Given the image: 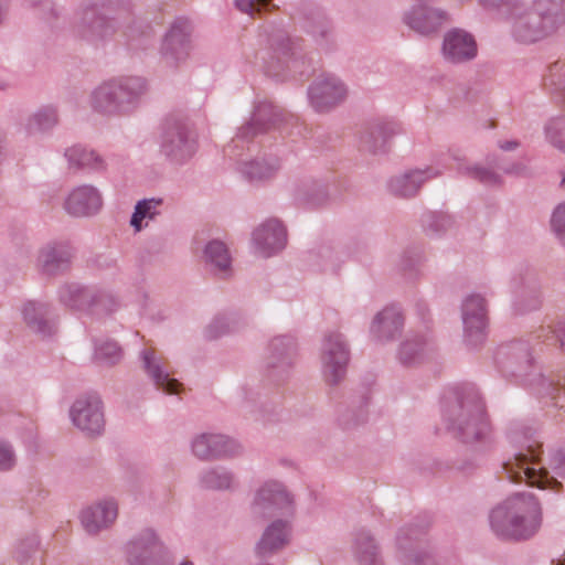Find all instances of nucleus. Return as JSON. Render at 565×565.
<instances>
[{"label":"nucleus","instance_id":"ddd939ff","mask_svg":"<svg viewBox=\"0 0 565 565\" xmlns=\"http://www.w3.org/2000/svg\"><path fill=\"white\" fill-rule=\"evenodd\" d=\"M512 309L516 315L537 310L542 305V287L537 275L529 267L515 268L508 282Z\"/></svg>","mask_w":565,"mask_h":565},{"label":"nucleus","instance_id":"0e129e2a","mask_svg":"<svg viewBox=\"0 0 565 565\" xmlns=\"http://www.w3.org/2000/svg\"><path fill=\"white\" fill-rule=\"evenodd\" d=\"M290 41L288 40V50L290 51V58L287 61V67L290 68L291 65L296 64V52L295 50L290 46Z\"/></svg>","mask_w":565,"mask_h":565},{"label":"nucleus","instance_id":"bb28decb","mask_svg":"<svg viewBox=\"0 0 565 565\" xmlns=\"http://www.w3.org/2000/svg\"><path fill=\"white\" fill-rule=\"evenodd\" d=\"M281 113L269 102H260L255 106L250 121L242 126L236 136L230 142L228 150L239 146L241 142H247L252 137L264 132L276 126L280 120Z\"/></svg>","mask_w":565,"mask_h":565},{"label":"nucleus","instance_id":"2f4dec72","mask_svg":"<svg viewBox=\"0 0 565 565\" xmlns=\"http://www.w3.org/2000/svg\"><path fill=\"white\" fill-rule=\"evenodd\" d=\"M291 524L288 520L276 519L264 530L256 543L255 553L260 558H268L282 550L290 540Z\"/></svg>","mask_w":565,"mask_h":565},{"label":"nucleus","instance_id":"9b49d317","mask_svg":"<svg viewBox=\"0 0 565 565\" xmlns=\"http://www.w3.org/2000/svg\"><path fill=\"white\" fill-rule=\"evenodd\" d=\"M193 24L189 18L177 17L164 32L159 53L167 65L178 67L184 64L192 51Z\"/></svg>","mask_w":565,"mask_h":565},{"label":"nucleus","instance_id":"cd10ccee","mask_svg":"<svg viewBox=\"0 0 565 565\" xmlns=\"http://www.w3.org/2000/svg\"><path fill=\"white\" fill-rule=\"evenodd\" d=\"M441 53L447 62L460 64L473 60L478 46L471 33L462 29H451L444 35Z\"/></svg>","mask_w":565,"mask_h":565},{"label":"nucleus","instance_id":"423d86ee","mask_svg":"<svg viewBox=\"0 0 565 565\" xmlns=\"http://www.w3.org/2000/svg\"><path fill=\"white\" fill-rule=\"evenodd\" d=\"M147 92V82L140 76H117L102 82L88 96L90 109L105 117L132 114Z\"/></svg>","mask_w":565,"mask_h":565},{"label":"nucleus","instance_id":"b1692460","mask_svg":"<svg viewBox=\"0 0 565 565\" xmlns=\"http://www.w3.org/2000/svg\"><path fill=\"white\" fill-rule=\"evenodd\" d=\"M76 32L83 40L98 44L114 35L116 24L103 13L102 8L93 4L79 11Z\"/></svg>","mask_w":565,"mask_h":565},{"label":"nucleus","instance_id":"6e6552de","mask_svg":"<svg viewBox=\"0 0 565 565\" xmlns=\"http://www.w3.org/2000/svg\"><path fill=\"white\" fill-rule=\"evenodd\" d=\"M196 150V134L189 119L168 118L160 137V153L172 164H184Z\"/></svg>","mask_w":565,"mask_h":565},{"label":"nucleus","instance_id":"bf43d9fd","mask_svg":"<svg viewBox=\"0 0 565 565\" xmlns=\"http://www.w3.org/2000/svg\"><path fill=\"white\" fill-rule=\"evenodd\" d=\"M550 467L561 477L565 478V447L554 451L550 458Z\"/></svg>","mask_w":565,"mask_h":565},{"label":"nucleus","instance_id":"864d4df0","mask_svg":"<svg viewBox=\"0 0 565 565\" xmlns=\"http://www.w3.org/2000/svg\"><path fill=\"white\" fill-rule=\"evenodd\" d=\"M405 565H439L430 550L418 548L405 555Z\"/></svg>","mask_w":565,"mask_h":565},{"label":"nucleus","instance_id":"09e8293b","mask_svg":"<svg viewBox=\"0 0 565 565\" xmlns=\"http://www.w3.org/2000/svg\"><path fill=\"white\" fill-rule=\"evenodd\" d=\"M40 540L36 534H28L14 544L13 556L20 564H26L34 558L39 551Z\"/></svg>","mask_w":565,"mask_h":565},{"label":"nucleus","instance_id":"1a4fd4ad","mask_svg":"<svg viewBox=\"0 0 565 565\" xmlns=\"http://www.w3.org/2000/svg\"><path fill=\"white\" fill-rule=\"evenodd\" d=\"M249 509L257 520L277 514L288 516L294 512V498L281 482L268 480L255 490Z\"/></svg>","mask_w":565,"mask_h":565},{"label":"nucleus","instance_id":"2eb2a0df","mask_svg":"<svg viewBox=\"0 0 565 565\" xmlns=\"http://www.w3.org/2000/svg\"><path fill=\"white\" fill-rule=\"evenodd\" d=\"M191 451L200 460L214 461L241 456L243 446L227 435L209 431L192 438Z\"/></svg>","mask_w":565,"mask_h":565},{"label":"nucleus","instance_id":"f704fd0d","mask_svg":"<svg viewBox=\"0 0 565 565\" xmlns=\"http://www.w3.org/2000/svg\"><path fill=\"white\" fill-rule=\"evenodd\" d=\"M347 256L338 244L323 243L310 252L309 263L316 270L337 273Z\"/></svg>","mask_w":565,"mask_h":565},{"label":"nucleus","instance_id":"473e14b6","mask_svg":"<svg viewBox=\"0 0 565 565\" xmlns=\"http://www.w3.org/2000/svg\"><path fill=\"white\" fill-rule=\"evenodd\" d=\"M51 306L43 301L29 300L22 307V316L28 328L42 338L55 331L54 321L50 318Z\"/></svg>","mask_w":565,"mask_h":565},{"label":"nucleus","instance_id":"4c0bfd02","mask_svg":"<svg viewBox=\"0 0 565 565\" xmlns=\"http://www.w3.org/2000/svg\"><path fill=\"white\" fill-rule=\"evenodd\" d=\"M443 156L445 158V164H447L448 159H452L457 163L456 169L458 173L473 179L484 185H499L502 182L501 175L494 170L480 164L468 163L458 151H449Z\"/></svg>","mask_w":565,"mask_h":565},{"label":"nucleus","instance_id":"5701e85b","mask_svg":"<svg viewBox=\"0 0 565 565\" xmlns=\"http://www.w3.org/2000/svg\"><path fill=\"white\" fill-rule=\"evenodd\" d=\"M348 95L345 84L335 75L318 77L308 88L311 107L318 113H327L342 103Z\"/></svg>","mask_w":565,"mask_h":565},{"label":"nucleus","instance_id":"8fccbe9b","mask_svg":"<svg viewBox=\"0 0 565 565\" xmlns=\"http://www.w3.org/2000/svg\"><path fill=\"white\" fill-rule=\"evenodd\" d=\"M479 4L487 11L511 14L522 9V0H479Z\"/></svg>","mask_w":565,"mask_h":565},{"label":"nucleus","instance_id":"4468645a","mask_svg":"<svg viewBox=\"0 0 565 565\" xmlns=\"http://www.w3.org/2000/svg\"><path fill=\"white\" fill-rule=\"evenodd\" d=\"M463 338L468 345L478 347L487 338L488 303L481 294L468 295L461 305Z\"/></svg>","mask_w":565,"mask_h":565},{"label":"nucleus","instance_id":"a211bd4d","mask_svg":"<svg viewBox=\"0 0 565 565\" xmlns=\"http://www.w3.org/2000/svg\"><path fill=\"white\" fill-rule=\"evenodd\" d=\"M70 417L73 425L88 436H99L105 429L104 405L96 394L76 398L71 406Z\"/></svg>","mask_w":565,"mask_h":565},{"label":"nucleus","instance_id":"6e6d98bb","mask_svg":"<svg viewBox=\"0 0 565 565\" xmlns=\"http://www.w3.org/2000/svg\"><path fill=\"white\" fill-rule=\"evenodd\" d=\"M551 222L558 239L565 245V202L554 210Z\"/></svg>","mask_w":565,"mask_h":565},{"label":"nucleus","instance_id":"13d9d810","mask_svg":"<svg viewBox=\"0 0 565 565\" xmlns=\"http://www.w3.org/2000/svg\"><path fill=\"white\" fill-rule=\"evenodd\" d=\"M269 2L270 0H235V7L242 13L254 17L260 12L262 8L267 7Z\"/></svg>","mask_w":565,"mask_h":565},{"label":"nucleus","instance_id":"338daca9","mask_svg":"<svg viewBox=\"0 0 565 565\" xmlns=\"http://www.w3.org/2000/svg\"><path fill=\"white\" fill-rule=\"evenodd\" d=\"M551 565H565V552L557 559H553Z\"/></svg>","mask_w":565,"mask_h":565},{"label":"nucleus","instance_id":"774afa93","mask_svg":"<svg viewBox=\"0 0 565 565\" xmlns=\"http://www.w3.org/2000/svg\"><path fill=\"white\" fill-rule=\"evenodd\" d=\"M9 85H10V84H9V82H8L7 79H4V78H0V89H1V90L7 89V88L9 87Z\"/></svg>","mask_w":565,"mask_h":565},{"label":"nucleus","instance_id":"a18cd8bd","mask_svg":"<svg viewBox=\"0 0 565 565\" xmlns=\"http://www.w3.org/2000/svg\"><path fill=\"white\" fill-rule=\"evenodd\" d=\"M546 142L565 153V114L547 119L543 126Z\"/></svg>","mask_w":565,"mask_h":565},{"label":"nucleus","instance_id":"6ab92c4d","mask_svg":"<svg viewBox=\"0 0 565 565\" xmlns=\"http://www.w3.org/2000/svg\"><path fill=\"white\" fill-rule=\"evenodd\" d=\"M119 514V504L114 497L100 498L84 507L78 514L83 530L89 535H98L110 530Z\"/></svg>","mask_w":565,"mask_h":565},{"label":"nucleus","instance_id":"0eeeda50","mask_svg":"<svg viewBox=\"0 0 565 565\" xmlns=\"http://www.w3.org/2000/svg\"><path fill=\"white\" fill-rule=\"evenodd\" d=\"M57 297L64 306L82 312L92 321L103 320L119 308L117 298L109 291L79 282H65L60 286Z\"/></svg>","mask_w":565,"mask_h":565},{"label":"nucleus","instance_id":"393cba45","mask_svg":"<svg viewBox=\"0 0 565 565\" xmlns=\"http://www.w3.org/2000/svg\"><path fill=\"white\" fill-rule=\"evenodd\" d=\"M103 194L93 184H79L66 194L63 209L72 217L88 218L97 215L103 209Z\"/></svg>","mask_w":565,"mask_h":565},{"label":"nucleus","instance_id":"4be33fe9","mask_svg":"<svg viewBox=\"0 0 565 565\" xmlns=\"http://www.w3.org/2000/svg\"><path fill=\"white\" fill-rule=\"evenodd\" d=\"M244 145L245 142H241L238 147L228 150V143L225 148V153L236 160V169L242 177L249 182H262L274 178L280 169L279 159L275 156L245 159L243 158Z\"/></svg>","mask_w":565,"mask_h":565},{"label":"nucleus","instance_id":"c85d7f7f","mask_svg":"<svg viewBox=\"0 0 565 565\" xmlns=\"http://www.w3.org/2000/svg\"><path fill=\"white\" fill-rule=\"evenodd\" d=\"M404 328V316L397 306H386L379 311L371 324V338L381 344L396 340Z\"/></svg>","mask_w":565,"mask_h":565},{"label":"nucleus","instance_id":"f257e3e1","mask_svg":"<svg viewBox=\"0 0 565 565\" xmlns=\"http://www.w3.org/2000/svg\"><path fill=\"white\" fill-rule=\"evenodd\" d=\"M443 419L449 430L476 451L487 454L493 449V429L483 398L475 387L462 388L447 397L443 405Z\"/></svg>","mask_w":565,"mask_h":565},{"label":"nucleus","instance_id":"aec40b11","mask_svg":"<svg viewBox=\"0 0 565 565\" xmlns=\"http://www.w3.org/2000/svg\"><path fill=\"white\" fill-rule=\"evenodd\" d=\"M73 257L74 247L71 242L52 239L39 248L35 266L42 275L55 277L70 269Z\"/></svg>","mask_w":565,"mask_h":565},{"label":"nucleus","instance_id":"dca6fc26","mask_svg":"<svg viewBox=\"0 0 565 565\" xmlns=\"http://www.w3.org/2000/svg\"><path fill=\"white\" fill-rule=\"evenodd\" d=\"M447 170L444 156L424 169H411L392 177L387 182L388 192L397 198H414L429 180L438 178Z\"/></svg>","mask_w":565,"mask_h":565},{"label":"nucleus","instance_id":"49530a36","mask_svg":"<svg viewBox=\"0 0 565 565\" xmlns=\"http://www.w3.org/2000/svg\"><path fill=\"white\" fill-rule=\"evenodd\" d=\"M122 359V350L116 341L103 340L95 343L94 360L103 366H114Z\"/></svg>","mask_w":565,"mask_h":565},{"label":"nucleus","instance_id":"ea45409f","mask_svg":"<svg viewBox=\"0 0 565 565\" xmlns=\"http://www.w3.org/2000/svg\"><path fill=\"white\" fill-rule=\"evenodd\" d=\"M199 484L204 489L225 491L235 489L237 482L233 471L216 466L203 469L199 473Z\"/></svg>","mask_w":565,"mask_h":565},{"label":"nucleus","instance_id":"a19ab883","mask_svg":"<svg viewBox=\"0 0 565 565\" xmlns=\"http://www.w3.org/2000/svg\"><path fill=\"white\" fill-rule=\"evenodd\" d=\"M163 204L160 198H149L139 200L134 213L130 217V226L136 233L141 232L149 226V223L154 221L161 214V206Z\"/></svg>","mask_w":565,"mask_h":565},{"label":"nucleus","instance_id":"f8f14e48","mask_svg":"<svg viewBox=\"0 0 565 565\" xmlns=\"http://www.w3.org/2000/svg\"><path fill=\"white\" fill-rule=\"evenodd\" d=\"M124 553L127 565H167L168 547L150 527L128 540Z\"/></svg>","mask_w":565,"mask_h":565},{"label":"nucleus","instance_id":"7ed1b4c3","mask_svg":"<svg viewBox=\"0 0 565 565\" xmlns=\"http://www.w3.org/2000/svg\"><path fill=\"white\" fill-rule=\"evenodd\" d=\"M489 521L497 536L525 540L534 535L541 526V504L533 493L518 492L494 507Z\"/></svg>","mask_w":565,"mask_h":565},{"label":"nucleus","instance_id":"79ce46f5","mask_svg":"<svg viewBox=\"0 0 565 565\" xmlns=\"http://www.w3.org/2000/svg\"><path fill=\"white\" fill-rule=\"evenodd\" d=\"M431 349V343L423 335L408 337L399 344L397 359L404 365H413L423 361Z\"/></svg>","mask_w":565,"mask_h":565},{"label":"nucleus","instance_id":"a878e982","mask_svg":"<svg viewBox=\"0 0 565 565\" xmlns=\"http://www.w3.org/2000/svg\"><path fill=\"white\" fill-rule=\"evenodd\" d=\"M252 242L256 254L270 257L286 247V227L279 220L268 218L254 230Z\"/></svg>","mask_w":565,"mask_h":565},{"label":"nucleus","instance_id":"37998d69","mask_svg":"<svg viewBox=\"0 0 565 565\" xmlns=\"http://www.w3.org/2000/svg\"><path fill=\"white\" fill-rule=\"evenodd\" d=\"M353 553L360 565H380L381 563L377 545L372 535L365 530L355 534Z\"/></svg>","mask_w":565,"mask_h":565},{"label":"nucleus","instance_id":"72a5a7b5","mask_svg":"<svg viewBox=\"0 0 565 565\" xmlns=\"http://www.w3.org/2000/svg\"><path fill=\"white\" fill-rule=\"evenodd\" d=\"M60 124V110L54 104L41 105L25 119L24 129L29 136H47Z\"/></svg>","mask_w":565,"mask_h":565},{"label":"nucleus","instance_id":"39448f33","mask_svg":"<svg viewBox=\"0 0 565 565\" xmlns=\"http://www.w3.org/2000/svg\"><path fill=\"white\" fill-rule=\"evenodd\" d=\"M511 34L520 43L532 44L555 35L565 25V9L557 0H532L511 14Z\"/></svg>","mask_w":565,"mask_h":565},{"label":"nucleus","instance_id":"5fc2aeb1","mask_svg":"<svg viewBox=\"0 0 565 565\" xmlns=\"http://www.w3.org/2000/svg\"><path fill=\"white\" fill-rule=\"evenodd\" d=\"M17 462L13 447L6 440L0 439V471L11 470Z\"/></svg>","mask_w":565,"mask_h":565},{"label":"nucleus","instance_id":"4d7b16f0","mask_svg":"<svg viewBox=\"0 0 565 565\" xmlns=\"http://www.w3.org/2000/svg\"><path fill=\"white\" fill-rule=\"evenodd\" d=\"M550 335H555L559 341L561 345L565 349V321L561 320L556 327L542 326L537 331V338L547 339Z\"/></svg>","mask_w":565,"mask_h":565},{"label":"nucleus","instance_id":"c9c22d12","mask_svg":"<svg viewBox=\"0 0 565 565\" xmlns=\"http://www.w3.org/2000/svg\"><path fill=\"white\" fill-rule=\"evenodd\" d=\"M328 195L329 183L321 178H303L295 183L292 188L294 199L306 205H318L326 201Z\"/></svg>","mask_w":565,"mask_h":565},{"label":"nucleus","instance_id":"f3484780","mask_svg":"<svg viewBox=\"0 0 565 565\" xmlns=\"http://www.w3.org/2000/svg\"><path fill=\"white\" fill-rule=\"evenodd\" d=\"M298 345L290 334L274 337L268 344L265 360L268 376L275 381L288 377L297 361Z\"/></svg>","mask_w":565,"mask_h":565},{"label":"nucleus","instance_id":"69168bd1","mask_svg":"<svg viewBox=\"0 0 565 565\" xmlns=\"http://www.w3.org/2000/svg\"><path fill=\"white\" fill-rule=\"evenodd\" d=\"M522 169H523V167L518 164V166H513L511 168L505 169L504 172L509 173V174H512V173L519 174Z\"/></svg>","mask_w":565,"mask_h":565},{"label":"nucleus","instance_id":"3c124183","mask_svg":"<svg viewBox=\"0 0 565 565\" xmlns=\"http://www.w3.org/2000/svg\"><path fill=\"white\" fill-rule=\"evenodd\" d=\"M235 330L234 319L227 316H218L206 328V337L210 339L220 338Z\"/></svg>","mask_w":565,"mask_h":565},{"label":"nucleus","instance_id":"c756f323","mask_svg":"<svg viewBox=\"0 0 565 565\" xmlns=\"http://www.w3.org/2000/svg\"><path fill=\"white\" fill-rule=\"evenodd\" d=\"M448 20V13L439 8L418 3L403 14L404 23L415 32L427 35L436 32Z\"/></svg>","mask_w":565,"mask_h":565},{"label":"nucleus","instance_id":"f03ea898","mask_svg":"<svg viewBox=\"0 0 565 565\" xmlns=\"http://www.w3.org/2000/svg\"><path fill=\"white\" fill-rule=\"evenodd\" d=\"M535 428L524 419H511L507 424L505 436L510 444L522 450L502 465L504 478L511 482H525L541 490L558 492L562 483L550 476L541 458V444L534 439Z\"/></svg>","mask_w":565,"mask_h":565},{"label":"nucleus","instance_id":"603ef678","mask_svg":"<svg viewBox=\"0 0 565 565\" xmlns=\"http://www.w3.org/2000/svg\"><path fill=\"white\" fill-rule=\"evenodd\" d=\"M366 419V411L363 407H360L356 412L352 409H345L343 413L340 414L338 422L342 426L343 429H350L353 428L362 423H364Z\"/></svg>","mask_w":565,"mask_h":565},{"label":"nucleus","instance_id":"c03bdc74","mask_svg":"<svg viewBox=\"0 0 565 565\" xmlns=\"http://www.w3.org/2000/svg\"><path fill=\"white\" fill-rule=\"evenodd\" d=\"M420 225L426 235L438 237L450 231L455 226V221L448 213L427 211L420 216Z\"/></svg>","mask_w":565,"mask_h":565},{"label":"nucleus","instance_id":"e433bc0d","mask_svg":"<svg viewBox=\"0 0 565 565\" xmlns=\"http://www.w3.org/2000/svg\"><path fill=\"white\" fill-rule=\"evenodd\" d=\"M64 156L71 169L99 173L107 168L106 161L97 151L82 145L68 147L65 149Z\"/></svg>","mask_w":565,"mask_h":565},{"label":"nucleus","instance_id":"680f3d73","mask_svg":"<svg viewBox=\"0 0 565 565\" xmlns=\"http://www.w3.org/2000/svg\"><path fill=\"white\" fill-rule=\"evenodd\" d=\"M520 146L518 140H504L499 142V148L503 151H513Z\"/></svg>","mask_w":565,"mask_h":565},{"label":"nucleus","instance_id":"e2e57ef3","mask_svg":"<svg viewBox=\"0 0 565 565\" xmlns=\"http://www.w3.org/2000/svg\"><path fill=\"white\" fill-rule=\"evenodd\" d=\"M9 0H0V25L6 21L9 13Z\"/></svg>","mask_w":565,"mask_h":565},{"label":"nucleus","instance_id":"58836bf2","mask_svg":"<svg viewBox=\"0 0 565 565\" xmlns=\"http://www.w3.org/2000/svg\"><path fill=\"white\" fill-rule=\"evenodd\" d=\"M204 263L214 275L226 278L232 274V257L226 245L218 239H213L205 245L203 253Z\"/></svg>","mask_w":565,"mask_h":565},{"label":"nucleus","instance_id":"20e7f679","mask_svg":"<svg viewBox=\"0 0 565 565\" xmlns=\"http://www.w3.org/2000/svg\"><path fill=\"white\" fill-rule=\"evenodd\" d=\"M494 363L503 376L524 385L535 386L540 396L556 399L554 405L563 407L558 398L565 391V383H555L536 371L527 342L518 340L500 345L494 353Z\"/></svg>","mask_w":565,"mask_h":565},{"label":"nucleus","instance_id":"9d476101","mask_svg":"<svg viewBox=\"0 0 565 565\" xmlns=\"http://www.w3.org/2000/svg\"><path fill=\"white\" fill-rule=\"evenodd\" d=\"M350 361V347L345 337L339 331L324 333L320 347V362L324 380L331 384L340 383Z\"/></svg>","mask_w":565,"mask_h":565},{"label":"nucleus","instance_id":"de8ad7c7","mask_svg":"<svg viewBox=\"0 0 565 565\" xmlns=\"http://www.w3.org/2000/svg\"><path fill=\"white\" fill-rule=\"evenodd\" d=\"M544 86L551 94L565 100V61H557L547 67Z\"/></svg>","mask_w":565,"mask_h":565},{"label":"nucleus","instance_id":"412c9836","mask_svg":"<svg viewBox=\"0 0 565 565\" xmlns=\"http://www.w3.org/2000/svg\"><path fill=\"white\" fill-rule=\"evenodd\" d=\"M140 369L157 390L166 394H178L181 383L171 377L164 356L152 347H143L138 354Z\"/></svg>","mask_w":565,"mask_h":565},{"label":"nucleus","instance_id":"7c9ffc66","mask_svg":"<svg viewBox=\"0 0 565 565\" xmlns=\"http://www.w3.org/2000/svg\"><path fill=\"white\" fill-rule=\"evenodd\" d=\"M399 132V126L393 120L377 119L371 122L361 137V148L372 154L386 153L392 138Z\"/></svg>","mask_w":565,"mask_h":565},{"label":"nucleus","instance_id":"052dcab7","mask_svg":"<svg viewBox=\"0 0 565 565\" xmlns=\"http://www.w3.org/2000/svg\"><path fill=\"white\" fill-rule=\"evenodd\" d=\"M317 18L319 22L318 30L311 29L310 32L312 34L319 33L321 38H324L329 32L328 23L324 21L321 14H318Z\"/></svg>","mask_w":565,"mask_h":565}]
</instances>
